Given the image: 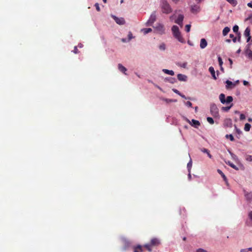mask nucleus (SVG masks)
Returning a JSON list of instances; mask_svg holds the SVG:
<instances>
[{"label":"nucleus","mask_w":252,"mask_h":252,"mask_svg":"<svg viewBox=\"0 0 252 252\" xmlns=\"http://www.w3.org/2000/svg\"><path fill=\"white\" fill-rule=\"evenodd\" d=\"M160 244L159 240L156 238H152L149 243L143 245V247L146 248L149 252L152 251L153 248L158 247Z\"/></svg>","instance_id":"1"},{"label":"nucleus","mask_w":252,"mask_h":252,"mask_svg":"<svg viewBox=\"0 0 252 252\" xmlns=\"http://www.w3.org/2000/svg\"><path fill=\"white\" fill-rule=\"evenodd\" d=\"M171 31L175 38L181 43L185 42V40L182 36L178 26L176 25L173 26L171 28Z\"/></svg>","instance_id":"2"},{"label":"nucleus","mask_w":252,"mask_h":252,"mask_svg":"<svg viewBox=\"0 0 252 252\" xmlns=\"http://www.w3.org/2000/svg\"><path fill=\"white\" fill-rule=\"evenodd\" d=\"M161 8L162 12L165 14H169L172 12V8L169 3L166 1L163 0L161 4Z\"/></svg>","instance_id":"3"},{"label":"nucleus","mask_w":252,"mask_h":252,"mask_svg":"<svg viewBox=\"0 0 252 252\" xmlns=\"http://www.w3.org/2000/svg\"><path fill=\"white\" fill-rule=\"evenodd\" d=\"M219 99L221 103L228 104L231 103L233 101V97L231 96H228L225 99V95L223 94H221L219 95Z\"/></svg>","instance_id":"4"},{"label":"nucleus","mask_w":252,"mask_h":252,"mask_svg":"<svg viewBox=\"0 0 252 252\" xmlns=\"http://www.w3.org/2000/svg\"><path fill=\"white\" fill-rule=\"evenodd\" d=\"M210 112L214 117H218L219 116V109L215 104H211Z\"/></svg>","instance_id":"5"},{"label":"nucleus","mask_w":252,"mask_h":252,"mask_svg":"<svg viewBox=\"0 0 252 252\" xmlns=\"http://www.w3.org/2000/svg\"><path fill=\"white\" fill-rule=\"evenodd\" d=\"M156 19L157 16L156 12L154 11L151 14L148 21L146 23V25L147 26H152L153 24L156 21Z\"/></svg>","instance_id":"6"},{"label":"nucleus","mask_w":252,"mask_h":252,"mask_svg":"<svg viewBox=\"0 0 252 252\" xmlns=\"http://www.w3.org/2000/svg\"><path fill=\"white\" fill-rule=\"evenodd\" d=\"M157 32L159 34H163L165 33V28L163 25L158 24L156 27H155Z\"/></svg>","instance_id":"7"},{"label":"nucleus","mask_w":252,"mask_h":252,"mask_svg":"<svg viewBox=\"0 0 252 252\" xmlns=\"http://www.w3.org/2000/svg\"><path fill=\"white\" fill-rule=\"evenodd\" d=\"M112 17L115 20L116 23L120 25H124L125 23V20L123 18H118L114 15H112Z\"/></svg>","instance_id":"8"},{"label":"nucleus","mask_w":252,"mask_h":252,"mask_svg":"<svg viewBox=\"0 0 252 252\" xmlns=\"http://www.w3.org/2000/svg\"><path fill=\"white\" fill-rule=\"evenodd\" d=\"M187 121L192 126L197 128L200 125V122L194 119H192L191 121H190L189 119H187Z\"/></svg>","instance_id":"9"},{"label":"nucleus","mask_w":252,"mask_h":252,"mask_svg":"<svg viewBox=\"0 0 252 252\" xmlns=\"http://www.w3.org/2000/svg\"><path fill=\"white\" fill-rule=\"evenodd\" d=\"M184 18V16L182 14L179 15L177 19L175 21V22L178 24L181 27L183 26V21Z\"/></svg>","instance_id":"10"},{"label":"nucleus","mask_w":252,"mask_h":252,"mask_svg":"<svg viewBox=\"0 0 252 252\" xmlns=\"http://www.w3.org/2000/svg\"><path fill=\"white\" fill-rule=\"evenodd\" d=\"M200 10L199 6L197 5H193L191 6L190 11L193 14H197Z\"/></svg>","instance_id":"11"},{"label":"nucleus","mask_w":252,"mask_h":252,"mask_svg":"<svg viewBox=\"0 0 252 252\" xmlns=\"http://www.w3.org/2000/svg\"><path fill=\"white\" fill-rule=\"evenodd\" d=\"M143 247L141 245H138L133 247V252H143Z\"/></svg>","instance_id":"12"},{"label":"nucleus","mask_w":252,"mask_h":252,"mask_svg":"<svg viewBox=\"0 0 252 252\" xmlns=\"http://www.w3.org/2000/svg\"><path fill=\"white\" fill-rule=\"evenodd\" d=\"M177 78L180 81H187V76L184 74H178L177 75Z\"/></svg>","instance_id":"13"},{"label":"nucleus","mask_w":252,"mask_h":252,"mask_svg":"<svg viewBox=\"0 0 252 252\" xmlns=\"http://www.w3.org/2000/svg\"><path fill=\"white\" fill-rule=\"evenodd\" d=\"M207 46V42L205 38H202L200 40V47L201 49L205 48Z\"/></svg>","instance_id":"14"},{"label":"nucleus","mask_w":252,"mask_h":252,"mask_svg":"<svg viewBox=\"0 0 252 252\" xmlns=\"http://www.w3.org/2000/svg\"><path fill=\"white\" fill-rule=\"evenodd\" d=\"M209 71L210 72V73L211 74L213 79H214L215 80H216L217 79V78L216 76L215 71L214 67L213 66H210L209 68Z\"/></svg>","instance_id":"15"},{"label":"nucleus","mask_w":252,"mask_h":252,"mask_svg":"<svg viewBox=\"0 0 252 252\" xmlns=\"http://www.w3.org/2000/svg\"><path fill=\"white\" fill-rule=\"evenodd\" d=\"M245 196L246 197V199L248 201H252V192H245Z\"/></svg>","instance_id":"16"},{"label":"nucleus","mask_w":252,"mask_h":252,"mask_svg":"<svg viewBox=\"0 0 252 252\" xmlns=\"http://www.w3.org/2000/svg\"><path fill=\"white\" fill-rule=\"evenodd\" d=\"M118 68L120 71H121V72H122L124 73H125V74H126V71L127 70V69L122 64H121V63L118 64Z\"/></svg>","instance_id":"17"},{"label":"nucleus","mask_w":252,"mask_h":252,"mask_svg":"<svg viewBox=\"0 0 252 252\" xmlns=\"http://www.w3.org/2000/svg\"><path fill=\"white\" fill-rule=\"evenodd\" d=\"M162 71L164 72L166 74L170 75L171 76H173L174 75V72L173 70H168L166 69H163L162 70Z\"/></svg>","instance_id":"18"},{"label":"nucleus","mask_w":252,"mask_h":252,"mask_svg":"<svg viewBox=\"0 0 252 252\" xmlns=\"http://www.w3.org/2000/svg\"><path fill=\"white\" fill-rule=\"evenodd\" d=\"M165 80L169 82V83H170L171 84H174L176 82V79L175 78H172V77L166 78L165 79Z\"/></svg>","instance_id":"19"},{"label":"nucleus","mask_w":252,"mask_h":252,"mask_svg":"<svg viewBox=\"0 0 252 252\" xmlns=\"http://www.w3.org/2000/svg\"><path fill=\"white\" fill-rule=\"evenodd\" d=\"M230 28L229 27H225L222 31V34L223 36L226 35L230 31Z\"/></svg>","instance_id":"20"},{"label":"nucleus","mask_w":252,"mask_h":252,"mask_svg":"<svg viewBox=\"0 0 252 252\" xmlns=\"http://www.w3.org/2000/svg\"><path fill=\"white\" fill-rule=\"evenodd\" d=\"M251 30L249 27H247L244 32V36L247 37L250 35Z\"/></svg>","instance_id":"21"},{"label":"nucleus","mask_w":252,"mask_h":252,"mask_svg":"<svg viewBox=\"0 0 252 252\" xmlns=\"http://www.w3.org/2000/svg\"><path fill=\"white\" fill-rule=\"evenodd\" d=\"M218 172L221 175L224 181H225V182L227 183V179L223 173L220 169H218Z\"/></svg>","instance_id":"22"},{"label":"nucleus","mask_w":252,"mask_h":252,"mask_svg":"<svg viewBox=\"0 0 252 252\" xmlns=\"http://www.w3.org/2000/svg\"><path fill=\"white\" fill-rule=\"evenodd\" d=\"M232 106H233V104H231L228 106L222 107L221 108V110L227 112V111L229 110V109L232 107Z\"/></svg>","instance_id":"23"},{"label":"nucleus","mask_w":252,"mask_h":252,"mask_svg":"<svg viewBox=\"0 0 252 252\" xmlns=\"http://www.w3.org/2000/svg\"><path fill=\"white\" fill-rule=\"evenodd\" d=\"M251 127V125L248 123H247L245 125L244 130L246 131H249L250 130Z\"/></svg>","instance_id":"24"},{"label":"nucleus","mask_w":252,"mask_h":252,"mask_svg":"<svg viewBox=\"0 0 252 252\" xmlns=\"http://www.w3.org/2000/svg\"><path fill=\"white\" fill-rule=\"evenodd\" d=\"M142 31L144 32V33L145 34L151 32L152 31V30L151 28H145L142 29Z\"/></svg>","instance_id":"25"},{"label":"nucleus","mask_w":252,"mask_h":252,"mask_svg":"<svg viewBox=\"0 0 252 252\" xmlns=\"http://www.w3.org/2000/svg\"><path fill=\"white\" fill-rule=\"evenodd\" d=\"M225 137L226 138H229V139H230V140L231 141H234V137H233V136L232 134H226L225 135Z\"/></svg>","instance_id":"26"},{"label":"nucleus","mask_w":252,"mask_h":252,"mask_svg":"<svg viewBox=\"0 0 252 252\" xmlns=\"http://www.w3.org/2000/svg\"><path fill=\"white\" fill-rule=\"evenodd\" d=\"M178 65L180 66V67H181L185 68L187 67V62H184L183 63H178Z\"/></svg>","instance_id":"27"},{"label":"nucleus","mask_w":252,"mask_h":252,"mask_svg":"<svg viewBox=\"0 0 252 252\" xmlns=\"http://www.w3.org/2000/svg\"><path fill=\"white\" fill-rule=\"evenodd\" d=\"M227 164L228 165H229L230 167H231L232 168H233V169H235L236 170H238V168L236 167V165H235L234 164H233L232 163H231V162L230 161H228Z\"/></svg>","instance_id":"28"},{"label":"nucleus","mask_w":252,"mask_h":252,"mask_svg":"<svg viewBox=\"0 0 252 252\" xmlns=\"http://www.w3.org/2000/svg\"><path fill=\"white\" fill-rule=\"evenodd\" d=\"M192 166V161L191 160H190V161L189 162V163L187 164V167L188 168L189 172H190L191 168Z\"/></svg>","instance_id":"29"},{"label":"nucleus","mask_w":252,"mask_h":252,"mask_svg":"<svg viewBox=\"0 0 252 252\" xmlns=\"http://www.w3.org/2000/svg\"><path fill=\"white\" fill-rule=\"evenodd\" d=\"M218 62H219V64L220 66L221 67V69L222 70L223 68L221 67V66L222 65L223 62H222L221 58L220 57H218Z\"/></svg>","instance_id":"30"},{"label":"nucleus","mask_w":252,"mask_h":252,"mask_svg":"<svg viewBox=\"0 0 252 252\" xmlns=\"http://www.w3.org/2000/svg\"><path fill=\"white\" fill-rule=\"evenodd\" d=\"M228 2H229L233 6H235L237 4V1L236 0H229Z\"/></svg>","instance_id":"31"},{"label":"nucleus","mask_w":252,"mask_h":252,"mask_svg":"<svg viewBox=\"0 0 252 252\" xmlns=\"http://www.w3.org/2000/svg\"><path fill=\"white\" fill-rule=\"evenodd\" d=\"M207 120L208 122V123H209L210 124L212 125V124H213L214 123V120L211 117H207Z\"/></svg>","instance_id":"32"},{"label":"nucleus","mask_w":252,"mask_h":252,"mask_svg":"<svg viewBox=\"0 0 252 252\" xmlns=\"http://www.w3.org/2000/svg\"><path fill=\"white\" fill-rule=\"evenodd\" d=\"M229 37L231 38H232V41L234 43H235L237 41V37L234 36V35L232 34H230L229 35Z\"/></svg>","instance_id":"33"},{"label":"nucleus","mask_w":252,"mask_h":252,"mask_svg":"<svg viewBox=\"0 0 252 252\" xmlns=\"http://www.w3.org/2000/svg\"><path fill=\"white\" fill-rule=\"evenodd\" d=\"M239 27L237 25H235L233 28V31L234 32L239 33Z\"/></svg>","instance_id":"34"},{"label":"nucleus","mask_w":252,"mask_h":252,"mask_svg":"<svg viewBox=\"0 0 252 252\" xmlns=\"http://www.w3.org/2000/svg\"><path fill=\"white\" fill-rule=\"evenodd\" d=\"M226 84H227V85H226V88H228V86H231V85H234L231 81H229V80H227V81H226Z\"/></svg>","instance_id":"35"},{"label":"nucleus","mask_w":252,"mask_h":252,"mask_svg":"<svg viewBox=\"0 0 252 252\" xmlns=\"http://www.w3.org/2000/svg\"><path fill=\"white\" fill-rule=\"evenodd\" d=\"M160 50H164L165 49V45L164 43H162L159 46Z\"/></svg>","instance_id":"36"},{"label":"nucleus","mask_w":252,"mask_h":252,"mask_svg":"<svg viewBox=\"0 0 252 252\" xmlns=\"http://www.w3.org/2000/svg\"><path fill=\"white\" fill-rule=\"evenodd\" d=\"M191 26L190 25H187L185 27V30L187 32H189L190 30Z\"/></svg>","instance_id":"37"},{"label":"nucleus","mask_w":252,"mask_h":252,"mask_svg":"<svg viewBox=\"0 0 252 252\" xmlns=\"http://www.w3.org/2000/svg\"><path fill=\"white\" fill-rule=\"evenodd\" d=\"M95 8H96V9L97 11H100V7H99V4L98 3H96L94 5Z\"/></svg>","instance_id":"38"},{"label":"nucleus","mask_w":252,"mask_h":252,"mask_svg":"<svg viewBox=\"0 0 252 252\" xmlns=\"http://www.w3.org/2000/svg\"><path fill=\"white\" fill-rule=\"evenodd\" d=\"M201 151L203 153H206V154H207V153L209 152V151L208 149H205V148H202V149H201Z\"/></svg>","instance_id":"39"},{"label":"nucleus","mask_w":252,"mask_h":252,"mask_svg":"<svg viewBox=\"0 0 252 252\" xmlns=\"http://www.w3.org/2000/svg\"><path fill=\"white\" fill-rule=\"evenodd\" d=\"M128 40H131L133 38L132 34L131 32H129L128 34Z\"/></svg>","instance_id":"40"},{"label":"nucleus","mask_w":252,"mask_h":252,"mask_svg":"<svg viewBox=\"0 0 252 252\" xmlns=\"http://www.w3.org/2000/svg\"><path fill=\"white\" fill-rule=\"evenodd\" d=\"M186 105L189 107H192V103L190 101H187L186 102Z\"/></svg>","instance_id":"41"},{"label":"nucleus","mask_w":252,"mask_h":252,"mask_svg":"<svg viewBox=\"0 0 252 252\" xmlns=\"http://www.w3.org/2000/svg\"><path fill=\"white\" fill-rule=\"evenodd\" d=\"M73 52L75 54H77L79 52L77 46H75L74 47V50H73Z\"/></svg>","instance_id":"42"},{"label":"nucleus","mask_w":252,"mask_h":252,"mask_svg":"<svg viewBox=\"0 0 252 252\" xmlns=\"http://www.w3.org/2000/svg\"><path fill=\"white\" fill-rule=\"evenodd\" d=\"M246 118L245 115L243 114H241L240 116V119L241 120H243Z\"/></svg>","instance_id":"43"},{"label":"nucleus","mask_w":252,"mask_h":252,"mask_svg":"<svg viewBox=\"0 0 252 252\" xmlns=\"http://www.w3.org/2000/svg\"><path fill=\"white\" fill-rule=\"evenodd\" d=\"M248 57L252 60V51H250L248 53Z\"/></svg>","instance_id":"44"},{"label":"nucleus","mask_w":252,"mask_h":252,"mask_svg":"<svg viewBox=\"0 0 252 252\" xmlns=\"http://www.w3.org/2000/svg\"><path fill=\"white\" fill-rule=\"evenodd\" d=\"M172 90L176 94H178V95L180 94V92L178 90L175 89H173Z\"/></svg>","instance_id":"45"},{"label":"nucleus","mask_w":252,"mask_h":252,"mask_svg":"<svg viewBox=\"0 0 252 252\" xmlns=\"http://www.w3.org/2000/svg\"><path fill=\"white\" fill-rule=\"evenodd\" d=\"M248 216L250 219L252 221V211L249 212Z\"/></svg>","instance_id":"46"},{"label":"nucleus","mask_w":252,"mask_h":252,"mask_svg":"<svg viewBox=\"0 0 252 252\" xmlns=\"http://www.w3.org/2000/svg\"><path fill=\"white\" fill-rule=\"evenodd\" d=\"M243 84L245 86H248L249 85V83L248 81L244 80L243 81Z\"/></svg>","instance_id":"47"},{"label":"nucleus","mask_w":252,"mask_h":252,"mask_svg":"<svg viewBox=\"0 0 252 252\" xmlns=\"http://www.w3.org/2000/svg\"><path fill=\"white\" fill-rule=\"evenodd\" d=\"M238 40V41L239 42H240L241 41V35H240V33H238V38H237Z\"/></svg>","instance_id":"48"},{"label":"nucleus","mask_w":252,"mask_h":252,"mask_svg":"<svg viewBox=\"0 0 252 252\" xmlns=\"http://www.w3.org/2000/svg\"><path fill=\"white\" fill-rule=\"evenodd\" d=\"M251 35L247 36V42H249L250 40H251Z\"/></svg>","instance_id":"49"},{"label":"nucleus","mask_w":252,"mask_h":252,"mask_svg":"<svg viewBox=\"0 0 252 252\" xmlns=\"http://www.w3.org/2000/svg\"><path fill=\"white\" fill-rule=\"evenodd\" d=\"M207 154L210 158H212V156L210 154V152H209Z\"/></svg>","instance_id":"50"},{"label":"nucleus","mask_w":252,"mask_h":252,"mask_svg":"<svg viewBox=\"0 0 252 252\" xmlns=\"http://www.w3.org/2000/svg\"><path fill=\"white\" fill-rule=\"evenodd\" d=\"M188 178L190 180H191V174H190V172H189V174H188Z\"/></svg>","instance_id":"51"},{"label":"nucleus","mask_w":252,"mask_h":252,"mask_svg":"<svg viewBox=\"0 0 252 252\" xmlns=\"http://www.w3.org/2000/svg\"><path fill=\"white\" fill-rule=\"evenodd\" d=\"M248 6L249 7L252 8V2H249L248 3Z\"/></svg>","instance_id":"52"},{"label":"nucleus","mask_w":252,"mask_h":252,"mask_svg":"<svg viewBox=\"0 0 252 252\" xmlns=\"http://www.w3.org/2000/svg\"><path fill=\"white\" fill-rule=\"evenodd\" d=\"M228 61L229 62L230 65L231 66L233 63L232 60L231 59H229Z\"/></svg>","instance_id":"53"},{"label":"nucleus","mask_w":252,"mask_h":252,"mask_svg":"<svg viewBox=\"0 0 252 252\" xmlns=\"http://www.w3.org/2000/svg\"><path fill=\"white\" fill-rule=\"evenodd\" d=\"M172 1L175 3H177L180 0H172Z\"/></svg>","instance_id":"54"},{"label":"nucleus","mask_w":252,"mask_h":252,"mask_svg":"<svg viewBox=\"0 0 252 252\" xmlns=\"http://www.w3.org/2000/svg\"><path fill=\"white\" fill-rule=\"evenodd\" d=\"M179 95H180L182 97H183L184 98H185V99L187 98L185 95H184V94H182L181 93H180V94H179Z\"/></svg>","instance_id":"55"},{"label":"nucleus","mask_w":252,"mask_h":252,"mask_svg":"<svg viewBox=\"0 0 252 252\" xmlns=\"http://www.w3.org/2000/svg\"><path fill=\"white\" fill-rule=\"evenodd\" d=\"M248 121H249V122H252V118H249L248 119Z\"/></svg>","instance_id":"56"},{"label":"nucleus","mask_w":252,"mask_h":252,"mask_svg":"<svg viewBox=\"0 0 252 252\" xmlns=\"http://www.w3.org/2000/svg\"><path fill=\"white\" fill-rule=\"evenodd\" d=\"M226 42H231V40H230V39H226Z\"/></svg>","instance_id":"57"},{"label":"nucleus","mask_w":252,"mask_h":252,"mask_svg":"<svg viewBox=\"0 0 252 252\" xmlns=\"http://www.w3.org/2000/svg\"><path fill=\"white\" fill-rule=\"evenodd\" d=\"M249 160H252V156H249Z\"/></svg>","instance_id":"58"},{"label":"nucleus","mask_w":252,"mask_h":252,"mask_svg":"<svg viewBox=\"0 0 252 252\" xmlns=\"http://www.w3.org/2000/svg\"><path fill=\"white\" fill-rule=\"evenodd\" d=\"M201 0H196V1L198 3L200 2Z\"/></svg>","instance_id":"59"},{"label":"nucleus","mask_w":252,"mask_h":252,"mask_svg":"<svg viewBox=\"0 0 252 252\" xmlns=\"http://www.w3.org/2000/svg\"><path fill=\"white\" fill-rule=\"evenodd\" d=\"M243 251H244V252H246V250H242V251H241V252H243Z\"/></svg>","instance_id":"60"},{"label":"nucleus","mask_w":252,"mask_h":252,"mask_svg":"<svg viewBox=\"0 0 252 252\" xmlns=\"http://www.w3.org/2000/svg\"><path fill=\"white\" fill-rule=\"evenodd\" d=\"M106 1H107V0H103V1L104 3H106Z\"/></svg>","instance_id":"61"},{"label":"nucleus","mask_w":252,"mask_h":252,"mask_svg":"<svg viewBox=\"0 0 252 252\" xmlns=\"http://www.w3.org/2000/svg\"><path fill=\"white\" fill-rule=\"evenodd\" d=\"M186 240V237H184L183 238V240L185 241Z\"/></svg>","instance_id":"62"},{"label":"nucleus","mask_w":252,"mask_h":252,"mask_svg":"<svg viewBox=\"0 0 252 252\" xmlns=\"http://www.w3.org/2000/svg\"><path fill=\"white\" fill-rule=\"evenodd\" d=\"M249 251H252V248H250L248 249Z\"/></svg>","instance_id":"63"},{"label":"nucleus","mask_w":252,"mask_h":252,"mask_svg":"<svg viewBox=\"0 0 252 252\" xmlns=\"http://www.w3.org/2000/svg\"><path fill=\"white\" fill-rule=\"evenodd\" d=\"M121 3L123 2V0H121Z\"/></svg>","instance_id":"64"}]
</instances>
